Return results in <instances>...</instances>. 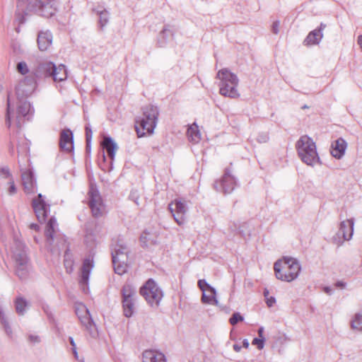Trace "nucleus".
<instances>
[{"mask_svg": "<svg viewBox=\"0 0 362 362\" xmlns=\"http://www.w3.org/2000/svg\"><path fill=\"white\" fill-rule=\"evenodd\" d=\"M57 0H17L15 21L18 25L24 24L29 12L42 17H52L56 12Z\"/></svg>", "mask_w": 362, "mask_h": 362, "instance_id": "nucleus-1", "label": "nucleus"}, {"mask_svg": "<svg viewBox=\"0 0 362 362\" xmlns=\"http://www.w3.org/2000/svg\"><path fill=\"white\" fill-rule=\"evenodd\" d=\"M36 88V82L33 77L25 76L23 80L21 81L16 88V94L18 100L17 105V126L21 127L23 123L22 118L26 117L28 120L30 115H33V110L30 103L25 99L30 96Z\"/></svg>", "mask_w": 362, "mask_h": 362, "instance_id": "nucleus-2", "label": "nucleus"}, {"mask_svg": "<svg viewBox=\"0 0 362 362\" xmlns=\"http://www.w3.org/2000/svg\"><path fill=\"white\" fill-rule=\"evenodd\" d=\"M276 277L284 281L291 282L298 278L301 267L299 262L291 257H284L274 263Z\"/></svg>", "mask_w": 362, "mask_h": 362, "instance_id": "nucleus-3", "label": "nucleus"}, {"mask_svg": "<svg viewBox=\"0 0 362 362\" xmlns=\"http://www.w3.org/2000/svg\"><path fill=\"white\" fill-rule=\"evenodd\" d=\"M158 109L156 106L148 105L142 108V116L136 119L135 129L139 137L146 133L151 134L156 126Z\"/></svg>", "mask_w": 362, "mask_h": 362, "instance_id": "nucleus-4", "label": "nucleus"}, {"mask_svg": "<svg viewBox=\"0 0 362 362\" xmlns=\"http://www.w3.org/2000/svg\"><path fill=\"white\" fill-rule=\"evenodd\" d=\"M216 78L220 80L218 86L221 95L230 98H237L240 96L237 89L239 79L235 74L228 69H222L218 71Z\"/></svg>", "mask_w": 362, "mask_h": 362, "instance_id": "nucleus-5", "label": "nucleus"}, {"mask_svg": "<svg viewBox=\"0 0 362 362\" xmlns=\"http://www.w3.org/2000/svg\"><path fill=\"white\" fill-rule=\"evenodd\" d=\"M298 154L301 160L308 165L314 166L320 163L315 143L307 135L302 136L296 143Z\"/></svg>", "mask_w": 362, "mask_h": 362, "instance_id": "nucleus-6", "label": "nucleus"}, {"mask_svg": "<svg viewBox=\"0 0 362 362\" xmlns=\"http://www.w3.org/2000/svg\"><path fill=\"white\" fill-rule=\"evenodd\" d=\"M140 294L151 306H158L163 298V292L152 279H149L140 288Z\"/></svg>", "mask_w": 362, "mask_h": 362, "instance_id": "nucleus-7", "label": "nucleus"}, {"mask_svg": "<svg viewBox=\"0 0 362 362\" xmlns=\"http://www.w3.org/2000/svg\"><path fill=\"white\" fill-rule=\"evenodd\" d=\"M124 315L127 317L132 316L136 297V290L130 284H124L121 290Z\"/></svg>", "mask_w": 362, "mask_h": 362, "instance_id": "nucleus-8", "label": "nucleus"}, {"mask_svg": "<svg viewBox=\"0 0 362 362\" xmlns=\"http://www.w3.org/2000/svg\"><path fill=\"white\" fill-rule=\"evenodd\" d=\"M236 185L235 178L231 175L230 169L227 168L225 169L222 177L215 181L214 187L216 192L228 194L234 190Z\"/></svg>", "mask_w": 362, "mask_h": 362, "instance_id": "nucleus-9", "label": "nucleus"}, {"mask_svg": "<svg viewBox=\"0 0 362 362\" xmlns=\"http://www.w3.org/2000/svg\"><path fill=\"white\" fill-rule=\"evenodd\" d=\"M88 205L94 217H100L103 215L104 205L98 190L91 186L88 193Z\"/></svg>", "mask_w": 362, "mask_h": 362, "instance_id": "nucleus-10", "label": "nucleus"}, {"mask_svg": "<svg viewBox=\"0 0 362 362\" xmlns=\"http://www.w3.org/2000/svg\"><path fill=\"white\" fill-rule=\"evenodd\" d=\"M168 209L178 225L184 224L185 214L187 211V205L184 202L180 199H175L168 205Z\"/></svg>", "mask_w": 362, "mask_h": 362, "instance_id": "nucleus-11", "label": "nucleus"}, {"mask_svg": "<svg viewBox=\"0 0 362 362\" xmlns=\"http://www.w3.org/2000/svg\"><path fill=\"white\" fill-rule=\"evenodd\" d=\"M32 206L37 220L40 222L45 221L49 211V205L45 202L41 194L33 199Z\"/></svg>", "mask_w": 362, "mask_h": 362, "instance_id": "nucleus-12", "label": "nucleus"}, {"mask_svg": "<svg viewBox=\"0 0 362 362\" xmlns=\"http://www.w3.org/2000/svg\"><path fill=\"white\" fill-rule=\"evenodd\" d=\"M54 64L51 62H45L38 64V66L27 76H32L37 80H40L47 77H52Z\"/></svg>", "mask_w": 362, "mask_h": 362, "instance_id": "nucleus-13", "label": "nucleus"}, {"mask_svg": "<svg viewBox=\"0 0 362 362\" xmlns=\"http://www.w3.org/2000/svg\"><path fill=\"white\" fill-rule=\"evenodd\" d=\"M12 261H20L21 259H30L28 255V250L25 244L18 238H14L11 247Z\"/></svg>", "mask_w": 362, "mask_h": 362, "instance_id": "nucleus-14", "label": "nucleus"}, {"mask_svg": "<svg viewBox=\"0 0 362 362\" xmlns=\"http://www.w3.org/2000/svg\"><path fill=\"white\" fill-rule=\"evenodd\" d=\"M14 273L21 280H25L28 278L31 272V264L30 259H21L20 261H12Z\"/></svg>", "mask_w": 362, "mask_h": 362, "instance_id": "nucleus-15", "label": "nucleus"}, {"mask_svg": "<svg viewBox=\"0 0 362 362\" xmlns=\"http://www.w3.org/2000/svg\"><path fill=\"white\" fill-rule=\"evenodd\" d=\"M59 147L62 151L69 153L74 149V136L69 129H65L61 132Z\"/></svg>", "mask_w": 362, "mask_h": 362, "instance_id": "nucleus-16", "label": "nucleus"}, {"mask_svg": "<svg viewBox=\"0 0 362 362\" xmlns=\"http://www.w3.org/2000/svg\"><path fill=\"white\" fill-rule=\"evenodd\" d=\"M354 218L347 219L340 223L339 231L337 235L341 236L343 240H349L351 239L354 233Z\"/></svg>", "mask_w": 362, "mask_h": 362, "instance_id": "nucleus-17", "label": "nucleus"}, {"mask_svg": "<svg viewBox=\"0 0 362 362\" xmlns=\"http://www.w3.org/2000/svg\"><path fill=\"white\" fill-rule=\"evenodd\" d=\"M57 223L55 218L51 217L47 223L45 228V238H46V246L48 249L50 250L52 252H53V249L52 246L53 245L54 241V235L56 233L55 228L57 227Z\"/></svg>", "mask_w": 362, "mask_h": 362, "instance_id": "nucleus-18", "label": "nucleus"}, {"mask_svg": "<svg viewBox=\"0 0 362 362\" xmlns=\"http://www.w3.org/2000/svg\"><path fill=\"white\" fill-rule=\"evenodd\" d=\"M128 249L126 245L122 241H119L112 250V263L117 262L118 260L127 261L128 260Z\"/></svg>", "mask_w": 362, "mask_h": 362, "instance_id": "nucleus-19", "label": "nucleus"}, {"mask_svg": "<svg viewBox=\"0 0 362 362\" xmlns=\"http://www.w3.org/2000/svg\"><path fill=\"white\" fill-rule=\"evenodd\" d=\"M22 184L24 192L26 194L35 192L36 182L33 173L30 170H25L21 173Z\"/></svg>", "mask_w": 362, "mask_h": 362, "instance_id": "nucleus-20", "label": "nucleus"}, {"mask_svg": "<svg viewBox=\"0 0 362 362\" xmlns=\"http://www.w3.org/2000/svg\"><path fill=\"white\" fill-rule=\"evenodd\" d=\"M76 314L78 315L81 324L88 329H91L93 321L90 317L89 310L84 305H80L76 308Z\"/></svg>", "mask_w": 362, "mask_h": 362, "instance_id": "nucleus-21", "label": "nucleus"}, {"mask_svg": "<svg viewBox=\"0 0 362 362\" xmlns=\"http://www.w3.org/2000/svg\"><path fill=\"white\" fill-rule=\"evenodd\" d=\"M37 45L41 51L47 50L52 45V35L49 30L40 31L37 35Z\"/></svg>", "mask_w": 362, "mask_h": 362, "instance_id": "nucleus-22", "label": "nucleus"}, {"mask_svg": "<svg viewBox=\"0 0 362 362\" xmlns=\"http://www.w3.org/2000/svg\"><path fill=\"white\" fill-rule=\"evenodd\" d=\"M347 144L342 138H339L332 144L331 153L332 156L340 159L345 153Z\"/></svg>", "mask_w": 362, "mask_h": 362, "instance_id": "nucleus-23", "label": "nucleus"}, {"mask_svg": "<svg viewBox=\"0 0 362 362\" xmlns=\"http://www.w3.org/2000/svg\"><path fill=\"white\" fill-rule=\"evenodd\" d=\"M174 30L170 25H165L163 30L160 32L158 37V45L160 47L166 45L168 42L173 38Z\"/></svg>", "mask_w": 362, "mask_h": 362, "instance_id": "nucleus-24", "label": "nucleus"}, {"mask_svg": "<svg viewBox=\"0 0 362 362\" xmlns=\"http://www.w3.org/2000/svg\"><path fill=\"white\" fill-rule=\"evenodd\" d=\"M143 362H166V360L162 353L146 350L143 353Z\"/></svg>", "mask_w": 362, "mask_h": 362, "instance_id": "nucleus-25", "label": "nucleus"}, {"mask_svg": "<svg viewBox=\"0 0 362 362\" xmlns=\"http://www.w3.org/2000/svg\"><path fill=\"white\" fill-rule=\"evenodd\" d=\"M93 267V261L90 259H86L83 261L82 268L80 284L82 285H87L89 279L90 271Z\"/></svg>", "mask_w": 362, "mask_h": 362, "instance_id": "nucleus-26", "label": "nucleus"}, {"mask_svg": "<svg viewBox=\"0 0 362 362\" xmlns=\"http://www.w3.org/2000/svg\"><path fill=\"white\" fill-rule=\"evenodd\" d=\"M102 146L103 149L106 151L109 157L113 160L117 146L112 139L110 136H105L102 142Z\"/></svg>", "mask_w": 362, "mask_h": 362, "instance_id": "nucleus-27", "label": "nucleus"}, {"mask_svg": "<svg viewBox=\"0 0 362 362\" xmlns=\"http://www.w3.org/2000/svg\"><path fill=\"white\" fill-rule=\"evenodd\" d=\"M52 77L54 81H63L67 78V73L65 66L63 64L59 65L57 67L54 64V69H52Z\"/></svg>", "mask_w": 362, "mask_h": 362, "instance_id": "nucleus-28", "label": "nucleus"}, {"mask_svg": "<svg viewBox=\"0 0 362 362\" xmlns=\"http://www.w3.org/2000/svg\"><path fill=\"white\" fill-rule=\"evenodd\" d=\"M322 37V33H320V30H317L316 29H315L309 33V34L304 40V44L305 45H318L321 41Z\"/></svg>", "mask_w": 362, "mask_h": 362, "instance_id": "nucleus-29", "label": "nucleus"}, {"mask_svg": "<svg viewBox=\"0 0 362 362\" xmlns=\"http://www.w3.org/2000/svg\"><path fill=\"white\" fill-rule=\"evenodd\" d=\"M94 11L99 16L98 23L100 28L103 30L109 22L110 13L106 9L95 8Z\"/></svg>", "mask_w": 362, "mask_h": 362, "instance_id": "nucleus-30", "label": "nucleus"}, {"mask_svg": "<svg viewBox=\"0 0 362 362\" xmlns=\"http://www.w3.org/2000/svg\"><path fill=\"white\" fill-rule=\"evenodd\" d=\"M28 306L27 300L21 296L16 298L15 300V308L19 315H23L25 313V309Z\"/></svg>", "mask_w": 362, "mask_h": 362, "instance_id": "nucleus-31", "label": "nucleus"}, {"mask_svg": "<svg viewBox=\"0 0 362 362\" xmlns=\"http://www.w3.org/2000/svg\"><path fill=\"white\" fill-rule=\"evenodd\" d=\"M187 134L188 137L191 139V141L197 143L201 139L200 133L198 130V127L196 124H194L187 129Z\"/></svg>", "mask_w": 362, "mask_h": 362, "instance_id": "nucleus-32", "label": "nucleus"}, {"mask_svg": "<svg viewBox=\"0 0 362 362\" xmlns=\"http://www.w3.org/2000/svg\"><path fill=\"white\" fill-rule=\"evenodd\" d=\"M216 291H215V293L212 294L211 293L203 292L202 296V302L203 303L210 304V305H217L218 300L216 298Z\"/></svg>", "mask_w": 362, "mask_h": 362, "instance_id": "nucleus-33", "label": "nucleus"}, {"mask_svg": "<svg viewBox=\"0 0 362 362\" xmlns=\"http://www.w3.org/2000/svg\"><path fill=\"white\" fill-rule=\"evenodd\" d=\"M351 327L353 329L362 331V312L356 313L351 322Z\"/></svg>", "mask_w": 362, "mask_h": 362, "instance_id": "nucleus-34", "label": "nucleus"}, {"mask_svg": "<svg viewBox=\"0 0 362 362\" xmlns=\"http://www.w3.org/2000/svg\"><path fill=\"white\" fill-rule=\"evenodd\" d=\"M127 262L121 260L117 261L115 263H112L114 266L115 272L119 275H122L127 272Z\"/></svg>", "mask_w": 362, "mask_h": 362, "instance_id": "nucleus-35", "label": "nucleus"}, {"mask_svg": "<svg viewBox=\"0 0 362 362\" xmlns=\"http://www.w3.org/2000/svg\"><path fill=\"white\" fill-rule=\"evenodd\" d=\"M198 286L200 290L203 292L211 293L212 294L215 293V288L209 285L205 279H199L198 281Z\"/></svg>", "mask_w": 362, "mask_h": 362, "instance_id": "nucleus-36", "label": "nucleus"}, {"mask_svg": "<svg viewBox=\"0 0 362 362\" xmlns=\"http://www.w3.org/2000/svg\"><path fill=\"white\" fill-rule=\"evenodd\" d=\"M85 243L88 247L93 248L96 245L95 235L91 233H87L85 236Z\"/></svg>", "mask_w": 362, "mask_h": 362, "instance_id": "nucleus-37", "label": "nucleus"}, {"mask_svg": "<svg viewBox=\"0 0 362 362\" xmlns=\"http://www.w3.org/2000/svg\"><path fill=\"white\" fill-rule=\"evenodd\" d=\"M244 317L239 313H234L230 317L229 322L232 325H235L238 322L243 321Z\"/></svg>", "mask_w": 362, "mask_h": 362, "instance_id": "nucleus-38", "label": "nucleus"}, {"mask_svg": "<svg viewBox=\"0 0 362 362\" xmlns=\"http://www.w3.org/2000/svg\"><path fill=\"white\" fill-rule=\"evenodd\" d=\"M17 70L19 73H21L23 75H25L29 72L27 64L24 62H21L18 63Z\"/></svg>", "mask_w": 362, "mask_h": 362, "instance_id": "nucleus-39", "label": "nucleus"}, {"mask_svg": "<svg viewBox=\"0 0 362 362\" xmlns=\"http://www.w3.org/2000/svg\"><path fill=\"white\" fill-rule=\"evenodd\" d=\"M6 124L8 127H10L11 125V104H10V99L9 96H8L7 99V110H6Z\"/></svg>", "mask_w": 362, "mask_h": 362, "instance_id": "nucleus-40", "label": "nucleus"}, {"mask_svg": "<svg viewBox=\"0 0 362 362\" xmlns=\"http://www.w3.org/2000/svg\"><path fill=\"white\" fill-rule=\"evenodd\" d=\"M86 129V141L88 143V146L91 144V139L93 136V132L89 124H87L85 127Z\"/></svg>", "mask_w": 362, "mask_h": 362, "instance_id": "nucleus-41", "label": "nucleus"}, {"mask_svg": "<svg viewBox=\"0 0 362 362\" xmlns=\"http://www.w3.org/2000/svg\"><path fill=\"white\" fill-rule=\"evenodd\" d=\"M0 176L4 178L11 179L12 176L8 167H0Z\"/></svg>", "mask_w": 362, "mask_h": 362, "instance_id": "nucleus-42", "label": "nucleus"}, {"mask_svg": "<svg viewBox=\"0 0 362 362\" xmlns=\"http://www.w3.org/2000/svg\"><path fill=\"white\" fill-rule=\"evenodd\" d=\"M264 337H262V339L261 338H255L253 340H252V344L253 345H256L257 349L259 350H261L264 348Z\"/></svg>", "mask_w": 362, "mask_h": 362, "instance_id": "nucleus-43", "label": "nucleus"}, {"mask_svg": "<svg viewBox=\"0 0 362 362\" xmlns=\"http://www.w3.org/2000/svg\"><path fill=\"white\" fill-rule=\"evenodd\" d=\"M269 140V135L267 133H262L257 136V141L259 143H266Z\"/></svg>", "mask_w": 362, "mask_h": 362, "instance_id": "nucleus-44", "label": "nucleus"}, {"mask_svg": "<svg viewBox=\"0 0 362 362\" xmlns=\"http://www.w3.org/2000/svg\"><path fill=\"white\" fill-rule=\"evenodd\" d=\"M8 184L10 187L8 188V194L12 195L16 193V187L14 184V181L13 178L10 179Z\"/></svg>", "mask_w": 362, "mask_h": 362, "instance_id": "nucleus-45", "label": "nucleus"}, {"mask_svg": "<svg viewBox=\"0 0 362 362\" xmlns=\"http://www.w3.org/2000/svg\"><path fill=\"white\" fill-rule=\"evenodd\" d=\"M129 198L134 201L136 205H139V202H138V199H139V195H138V193H137V191L136 190H132L129 194Z\"/></svg>", "mask_w": 362, "mask_h": 362, "instance_id": "nucleus-46", "label": "nucleus"}, {"mask_svg": "<svg viewBox=\"0 0 362 362\" xmlns=\"http://www.w3.org/2000/svg\"><path fill=\"white\" fill-rule=\"evenodd\" d=\"M279 25H280V22L279 21H276L273 23L272 24V32L274 34H278L279 32Z\"/></svg>", "mask_w": 362, "mask_h": 362, "instance_id": "nucleus-47", "label": "nucleus"}, {"mask_svg": "<svg viewBox=\"0 0 362 362\" xmlns=\"http://www.w3.org/2000/svg\"><path fill=\"white\" fill-rule=\"evenodd\" d=\"M28 339L30 342L34 343V344L40 342V339L37 335L30 334L28 336Z\"/></svg>", "mask_w": 362, "mask_h": 362, "instance_id": "nucleus-48", "label": "nucleus"}, {"mask_svg": "<svg viewBox=\"0 0 362 362\" xmlns=\"http://www.w3.org/2000/svg\"><path fill=\"white\" fill-rule=\"evenodd\" d=\"M266 303L268 305V307H272L273 306V305L276 302V300H275V298L274 297H269V298H266Z\"/></svg>", "mask_w": 362, "mask_h": 362, "instance_id": "nucleus-49", "label": "nucleus"}, {"mask_svg": "<svg viewBox=\"0 0 362 362\" xmlns=\"http://www.w3.org/2000/svg\"><path fill=\"white\" fill-rule=\"evenodd\" d=\"M263 333H264V328L262 327H261L258 329V335H259V338L262 339V337H264Z\"/></svg>", "mask_w": 362, "mask_h": 362, "instance_id": "nucleus-50", "label": "nucleus"}, {"mask_svg": "<svg viewBox=\"0 0 362 362\" xmlns=\"http://www.w3.org/2000/svg\"><path fill=\"white\" fill-rule=\"evenodd\" d=\"M324 291L326 293L329 294V295H331L332 293V288L330 287H328V286H326V287L324 288Z\"/></svg>", "mask_w": 362, "mask_h": 362, "instance_id": "nucleus-51", "label": "nucleus"}, {"mask_svg": "<svg viewBox=\"0 0 362 362\" xmlns=\"http://www.w3.org/2000/svg\"><path fill=\"white\" fill-rule=\"evenodd\" d=\"M326 28V25L323 23H321L320 27L317 28V30H320V33H322V30Z\"/></svg>", "mask_w": 362, "mask_h": 362, "instance_id": "nucleus-52", "label": "nucleus"}, {"mask_svg": "<svg viewBox=\"0 0 362 362\" xmlns=\"http://www.w3.org/2000/svg\"><path fill=\"white\" fill-rule=\"evenodd\" d=\"M30 228L31 229H33V230H39V226L36 223H32L30 225Z\"/></svg>", "mask_w": 362, "mask_h": 362, "instance_id": "nucleus-53", "label": "nucleus"}, {"mask_svg": "<svg viewBox=\"0 0 362 362\" xmlns=\"http://www.w3.org/2000/svg\"><path fill=\"white\" fill-rule=\"evenodd\" d=\"M42 309L44 310V312L47 315H49V308L48 305H43L42 306Z\"/></svg>", "mask_w": 362, "mask_h": 362, "instance_id": "nucleus-54", "label": "nucleus"}, {"mask_svg": "<svg viewBox=\"0 0 362 362\" xmlns=\"http://www.w3.org/2000/svg\"><path fill=\"white\" fill-rule=\"evenodd\" d=\"M233 349L236 351V352H238L240 351L241 349V346H240L239 344H235L233 345Z\"/></svg>", "mask_w": 362, "mask_h": 362, "instance_id": "nucleus-55", "label": "nucleus"}, {"mask_svg": "<svg viewBox=\"0 0 362 362\" xmlns=\"http://www.w3.org/2000/svg\"><path fill=\"white\" fill-rule=\"evenodd\" d=\"M69 340L70 344L71 345L72 348H76V344L74 342V340L73 337H70L69 338Z\"/></svg>", "mask_w": 362, "mask_h": 362, "instance_id": "nucleus-56", "label": "nucleus"}, {"mask_svg": "<svg viewBox=\"0 0 362 362\" xmlns=\"http://www.w3.org/2000/svg\"><path fill=\"white\" fill-rule=\"evenodd\" d=\"M336 286L339 288H344L345 286V284L342 281H337L336 283Z\"/></svg>", "mask_w": 362, "mask_h": 362, "instance_id": "nucleus-57", "label": "nucleus"}, {"mask_svg": "<svg viewBox=\"0 0 362 362\" xmlns=\"http://www.w3.org/2000/svg\"><path fill=\"white\" fill-rule=\"evenodd\" d=\"M243 346L245 347V348H247L249 346V342L247 341V339H244L243 341Z\"/></svg>", "mask_w": 362, "mask_h": 362, "instance_id": "nucleus-58", "label": "nucleus"}, {"mask_svg": "<svg viewBox=\"0 0 362 362\" xmlns=\"http://www.w3.org/2000/svg\"><path fill=\"white\" fill-rule=\"evenodd\" d=\"M140 239H141V241L142 243H146V241H147V240H146V235H144V234L141 235Z\"/></svg>", "mask_w": 362, "mask_h": 362, "instance_id": "nucleus-59", "label": "nucleus"}, {"mask_svg": "<svg viewBox=\"0 0 362 362\" xmlns=\"http://www.w3.org/2000/svg\"><path fill=\"white\" fill-rule=\"evenodd\" d=\"M72 352H73V354L74 355V357L76 358H78V353H77V351H76V348H72Z\"/></svg>", "mask_w": 362, "mask_h": 362, "instance_id": "nucleus-60", "label": "nucleus"}, {"mask_svg": "<svg viewBox=\"0 0 362 362\" xmlns=\"http://www.w3.org/2000/svg\"><path fill=\"white\" fill-rule=\"evenodd\" d=\"M268 295H269V291H268L267 289H265V290L264 291V297H265L266 298H268V297H267V296H268Z\"/></svg>", "mask_w": 362, "mask_h": 362, "instance_id": "nucleus-61", "label": "nucleus"}, {"mask_svg": "<svg viewBox=\"0 0 362 362\" xmlns=\"http://www.w3.org/2000/svg\"><path fill=\"white\" fill-rule=\"evenodd\" d=\"M86 151H90V144H89V146H88V143H86Z\"/></svg>", "mask_w": 362, "mask_h": 362, "instance_id": "nucleus-62", "label": "nucleus"}, {"mask_svg": "<svg viewBox=\"0 0 362 362\" xmlns=\"http://www.w3.org/2000/svg\"><path fill=\"white\" fill-rule=\"evenodd\" d=\"M302 108H303V109H307V108H308V105H303V106L302 107Z\"/></svg>", "mask_w": 362, "mask_h": 362, "instance_id": "nucleus-63", "label": "nucleus"}, {"mask_svg": "<svg viewBox=\"0 0 362 362\" xmlns=\"http://www.w3.org/2000/svg\"><path fill=\"white\" fill-rule=\"evenodd\" d=\"M103 159L105 160V153L104 152L103 153Z\"/></svg>", "mask_w": 362, "mask_h": 362, "instance_id": "nucleus-64", "label": "nucleus"}]
</instances>
